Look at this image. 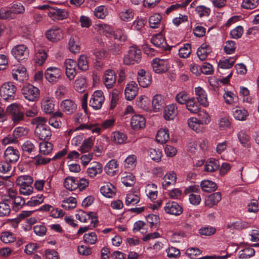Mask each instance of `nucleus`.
I'll return each instance as SVG.
<instances>
[{"instance_id": "nucleus-1", "label": "nucleus", "mask_w": 259, "mask_h": 259, "mask_svg": "<svg viewBox=\"0 0 259 259\" xmlns=\"http://www.w3.org/2000/svg\"><path fill=\"white\" fill-rule=\"evenodd\" d=\"M47 121V119L42 116L36 117L31 120L32 124L36 125L35 136L40 140L49 139L51 136L50 128L45 124Z\"/></svg>"}, {"instance_id": "nucleus-2", "label": "nucleus", "mask_w": 259, "mask_h": 259, "mask_svg": "<svg viewBox=\"0 0 259 259\" xmlns=\"http://www.w3.org/2000/svg\"><path fill=\"white\" fill-rule=\"evenodd\" d=\"M89 181L85 178L80 179L79 180L73 177H67L64 180V187L70 191L78 189L79 191L84 190L89 186Z\"/></svg>"}, {"instance_id": "nucleus-3", "label": "nucleus", "mask_w": 259, "mask_h": 259, "mask_svg": "<svg viewBox=\"0 0 259 259\" xmlns=\"http://www.w3.org/2000/svg\"><path fill=\"white\" fill-rule=\"evenodd\" d=\"M33 181V178L28 175H22L18 177L16 183L19 186L20 193L23 195H31L33 191V188L31 186Z\"/></svg>"}, {"instance_id": "nucleus-4", "label": "nucleus", "mask_w": 259, "mask_h": 259, "mask_svg": "<svg viewBox=\"0 0 259 259\" xmlns=\"http://www.w3.org/2000/svg\"><path fill=\"white\" fill-rule=\"evenodd\" d=\"M141 51L136 46L130 47L128 52L123 58V62L125 65H133L138 63L141 59Z\"/></svg>"}, {"instance_id": "nucleus-5", "label": "nucleus", "mask_w": 259, "mask_h": 259, "mask_svg": "<svg viewBox=\"0 0 259 259\" xmlns=\"http://www.w3.org/2000/svg\"><path fill=\"white\" fill-rule=\"evenodd\" d=\"M7 112L11 116L14 123L16 124L24 119L23 112L21 110L19 105L13 103L7 108Z\"/></svg>"}, {"instance_id": "nucleus-6", "label": "nucleus", "mask_w": 259, "mask_h": 259, "mask_svg": "<svg viewBox=\"0 0 259 259\" xmlns=\"http://www.w3.org/2000/svg\"><path fill=\"white\" fill-rule=\"evenodd\" d=\"M62 75V70L57 67H49L45 72L46 79L52 84L57 83L61 79Z\"/></svg>"}, {"instance_id": "nucleus-7", "label": "nucleus", "mask_w": 259, "mask_h": 259, "mask_svg": "<svg viewBox=\"0 0 259 259\" xmlns=\"http://www.w3.org/2000/svg\"><path fill=\"white\" fill-rule=\"evenodd\" d=\"M17 88L11 82L4 83L1 89V96L4 100L12 101L14 99Z\"/></svg>"}, {"instance_id": "nucleus-8", "label": "nucleus", "mask_w": 259, "mask_h": 259, "mask_svg": "<svg viewBox=\"0 0 259 259\" xmlns=\"http://www.w3.org/2000/svg\"><path fill=\"white\" fill-rule=\"evenodd\" d=\"M39 93L37 88L30 84L25 85L22 89V93L24 97L29 101L34 102L38 99Z\"/></svg>"}, {"instance_id": "nucleus-9", "label": "nucleus", "mask_w": 259, "mask_h": 259, "mask_svg": "<svg viewBox=\"0 0 259 259\" xmlns=\"http://www.w3.org/2000/svg\"><path fill=\"white\" fill-rule=\"evenodd\" d=\"M11 53L19 62L27 59L29 56V50L24 45H18L14 47Z\"/></svg>"}, {"instance_id": "nucleus-10", "label": "nucleus", "mask_w": 259, "mask_h": 259, "mask_svg": "<svg viewBox=\"0 0 259 259\" xmlns=\"http://www.w3.org/2000/svg\"><path fill=\"white\" fill-rule=\"evenodd\" d=\"M105 101L103 93L100 90L96 91L92 95L89 105L95 110L100 109Z\"/></svg>"}, {"instance_id": "nucleus-11", "label": "nucleus", "mask_w": 259, "mask_h": 259, "mask_svg": "<svg viewBox=\"0 0 259 259\" xmlns=\"http://www.w3.org/2000/svg\"><path fill=\"white\" fill-rule=\"evenodd\" d=\"M151 66L153 71L156 73H163L168 69V62L166 59L156 58L152 60Z\"/></svg>"}, {"instance_id": "nucleus-12", "label": "nucleus", "mask_w": 259, "mask_h": 259, "mask_svg": "<svg viewBox=\"0 0 259 259\" xmlns=\"http://www.w3.org/2000/svg\"><path fill=\"white\" fill-rule=\"evenodd\" d=\"M76 62L73 59H67L64 62L65 74L69 81L74 80L77 72L76 71Z\"/></svg>"}, {"instance_id": "nucleus-13", "label": "nucleus", "mask_w": 259, "mask_h": 259, "mask_svg": "<svg viewBox=\"0 0 259 259\" xmlns=\"http://www.w3.org/2000/svg\"><path fill=\"white\" fill-rule=\"evenodd\" d=\"M102 80L107 89L112 88L116 80V75L115 71L112 69L105 70L102 77Z\"/></svg>"}, {"instance_id": "nucleus-14", "label": "nucleus", "mask_w": 259, "mask_h": 259, "mask_svg": "<svg viewBox=\"0 0 259 259\" xmlns=\"http://www.w3.org/2000/svg\"><path fill=\"white\" fill-rule=\"evenodd\" d=\"M46 36L49 40L56 42L64 38V32L60 28L55 27L48 30Z\"/></svg>"}, {"instance_id": "nucleus-15", "label": "nucleus", "mask_w": 259, "mask_h": 259, "mask_svg": "<svg viewBox=\"0 0 259 259\" xmlns=\"http://www.w3.org/2000/svg\"><path fill=\"white\" fill-rule=\"evenodd\" d=\"M20 153L18 149L13 146H9L5 150L3 158L11 163L16 162L19 159Z\"/></svg>"}, {"instance_id": "nucleus-16", "label": "nucleus", "mask_w": 259, "mask_h": 259, "mask_svg": "<svg viewBox=\"0 0 259 259\" xmlns=\"http://www.w3.org/2000/svg\"><path fill=\"white\" fill-rule=\"evenodd\" d=\"M137 79L141 87L146 88L151 84L152 77L149 72L143 69H141L137 72Z\"/></svg>"}, {"instance_id": "nucleus-17", "label": "nucleus", "mask_w": 259, "mask_h": 259, "mask_svg": "<svg viewBox=\"0 0 259 259\" xmlns=\"http://www.w3.org/2000/svg\"><path fill=\"white\" fill-rule=\"evenodd\" d=\"M196 99L199 104L204 107L209 106V102L206 91L201 87H196L194 89Z\"/></svg>"}, {"instance_id": "nucleus-18", "label": "nucleus", "mask_w": 259, "mask_h": 259, "mask_svg": "<svg viewBox=\"0 0 259 259\" xmlns=\"http://www.w3.org/2000/svg\"><path fill=\"white\" fill-rule=\"evenodd\" d=\"M164 209L167 213L176 216L180 215L183 212V208L178 203L174 201L167 202Z\"/></svg>"}, {"instance_id": "nucleus-19", "label": "nucleus", "mask_w": 259, "mask_h": 259, "mask_svg": "<svg viewBox=\"0 0 259 259\" xmlns=\"http://www.w3.org/2000/svg\"><path fill=\"white\" fill-rule=\"evenodd\" d=\"M212 49L208 42H204L198 48L197 55L201 61L205 60L212 52Z\"/></svg>"}, {"instance_id": "nucleus-20", "label": "nucleus", "mask_w": 259, "mask_h": 259, "mask_svg": "<svg viewBox=\"0 0 259 259\" xmlns=\"http://www.w3.org/2000/svg\"><path fill=\"white\" fill-rule=\"evenodd\" d=\"M103 166L101 163L97 161L92 162L87 169L88 176L91 178H94L102 172Z\"/></svg>"}, {"instance_id": "nucleus-21", "label": "nucleus", "mask_w": 259, "mask_h": 259, "mask_svg": "<svg viewBox=\"0 0 259 259\" xmlns=\"http://www.w3.org/2000/svg\"><path fill=\"white\" fill-rule=\"evenodd\" d=\"M60 107L62 111L66 114H71L77 109V104L72 100L65 99L61 102Z\"/></svg>"}, {"instance_id": "nucleus-22", "label": "nucleus", "mask_w": 259, "mask_h": 259, "mask_svg": "<svg viewBox=\"0 0 259 259\" xmlns=\"http://www.w3.org/2000/svg\"><path fill=\"white\" fill-rule=\"evenodd\" d=\"M131 125L135 130H138L145 127L146 120L144 116L139 114H135L131 119Z\"/></svg>"}, {"instance_id": "nucleus-23", "label": "nucleus", "mask_w": 259, "mask_h": 259, "mask_svg": "<svg viewBox=\"0 0 259 259\" xmlns=\"http://www.w3.org/2000/svg\"><path fill=\"white\" fill-rule=\"evenodd\" d=\"M48 15L53 20H63L68 17V13L64 9L53 7L48 12Z\"/></svg>"}, {"instance_id": "nucleus-24", "label": "nucleus", "mask_w": 259, "mask_h": 259, "mask_svg": "<svg viewBox=\"0 0 259 259\" xmlns=\"http://www.w3.org/2000/svg\"><path fill=\"white\" fill-rule=\"evenodd\" d=\"M138 91L137 84L135 81L128 83L125 89V97L127 100H133L137 95Z\"/></svg>"}, {"instance_id": "nucleus-25", "label": "nucleus", "mask_w": 259, "mask_h": 259, "mask_svg": "<svg viewBox=\"0 0 259 259\" xmlns=\"http://www.w3.org/2000/svg\"><path fill=\"white\" fill-rule=\"evenodd\" d=\"M12 75L14 79L23 81L27 78L26 69L22 66H19L17 69H13Z\"/></svg>"}, {"instance_id": "nucleus-26", "label": "nucleus", "mask_w": 259, "mask_h": 259, "mask_svg": "<svg viewBox=\"0 0 259 259\" xmlns=\"http://www.w3.org/2000/svg\"><path fill=\"white\" fill-rule=\"evenodd\" d=\"M178 114V107L175 104L167 106L164 109L163 117L166 120H173Z\"/></svg>"}, {"instance_id": "nucleus-27", "label": "nucleus", "mask_w": 259, "mask_h": 259, "mask_svg": "<svg viewBox=\"0 0 259 259\" xmlns=\"http://www.w3.org/2000/svg\"><path fill=\"white\" fill-rule=\"evenodd\" d=\"M151 42L156 47L164 50L167 49L165 39L161 33L154 35L151 38Z\"/></svg>"}, {"instance_id": "nucleus-28", "label": "nucleus", "mask_w": 259, "mask_h": 259, "mask_svg": "<svg viewBox=\"0 0 259 259\" xmlns=\"http://www.w3.org/2000/svg\"><path fill=\"white\" fill-rule=\"evenodd\" d=\"M177 181L176 174L174 172L166 174L162 179V186L166 189L171 185H174Z\"/></svg>"}, {"instance_id": "nucleus-29", "label": "nucleus", "mask_w": 259, "mask_h": 259, "mask_svg": "<svg viewBox=\"0 0 259 259\" xmlns=\"http://www.w3.org/2000/svg\"><path fill=\"white\" fill-rule=\"evenodd\" d=\"M42 110L47 114L53 112L54 108L53 98L49 97H44L41 101Z\"/></svg>"}, {"instance_id": "nucleus-30", "label": "nucleus", "mask_w": 259, "mask_h": 259, "mask_svg": "<svg viewBox=\"0 0 259 259\" xmlns=\"http://www.w3.org/2000/svg\"><path fill=\"white\" fill-rule=\"evenodd\" d=\"M101 194L107 198H112L116 194V188L110 183H107L100 188Z\"/></svg>"}, {"instance_id": "nucleus-31", "label": "nucleus", "mask_w": 259, "mask_h": 259, "mask_svg": "<svg viewBox=\"0 0 259 259\" xmlns=\"http://www.w3.org/2000/svg\"><path fill=\"white\" fill-rule=\"evenodd\" d=\"M69 49L74 54L78 53L80 50V42L79 38L76 36H72L68 42Z\"/></svg>"}, {"instance_id": "nucleus-32", "label": "nucleus", "mask_w": 259, "mask_h": 259, "mask_svg": "<svg viewBox=\"0 0 259 259\" xmlns=\"http://www.w3.org/2000/svg\"><path fill=\"white\" fill-rule=\"evenodd\" d=\"M118 165L115 159H111L106 163L104 167V170L108 176H113L118 171Z\"/></svg>"}, {"instance_id": "nucleus-33", "label": "nucleus", "mask_w": 259, "mask_h": 259, "mask_svg": "<svg viewBox=\"0 0 259 259\" xmlns=\"http://www.w3.org/2000/svg\"><path fill=\"white\" fill-rule=\"evenodd\" d=\"M222 199V194L220 192H215L208 196L205 200V205L211 207L219 203Z\"/></svg>"}, {"instance_id": "nucleus-34", "label": "nucleus", "mask_w": 259, "mask_h": 259, "mask_svg": "<svg viewBox=\"0 0 259 259\" xmlns=\"http://www.w3.org/2000/svg\"><path fill=\"white\" fill-rule=\"evenodd\" d=\"M232 114L235 119L240 121L246 120L248 116L247 110L239 107H235L233 109Z\"/></svg>"}, {"instance_id": "nucleus-35", "label": "nucleus", "mask_w": 259, "mask_h": 259, "mask_svg": "<svg viewBox=\"0 0 259 259\" xmlns=\"http://www.w3.org/2000/svg\"><path fill=\"white\" fill-rule=\"evenodd\" d=\"M95 29L100 34H103L107 36H111L113 34V30L111 27L105 24H97L95 25Z\"/></svg>"}, {"instance_id": "nucleus-36", "label": "nucleus", "mask_w": 259, "mask_h": 259, "mask_svg": "<svg viewBox=\"0 0 259 259\" xmlns=\"http://www.w3.org/2000/svg\"><path fill=\"white\" fill-rule=\"evenodd\" d=\"M152 105L155 111H158L164 106V100L163 96L156 94L153 96Z\"/></svg>"}, {"instance_id": "nucleus-37", "label": "nucleus", "mask_w": 259, "mask_h": 259, "mask_svg": "<svg viewBox=\"0 0 259 259\" xmlns=\"http://www.w3.org/2000/svg\"><path fill=\"white\" fill-rule=\"evenodd\" d=\"M169 139V134L167 129L161 128L158 131L156 136V140L158 143L164 144L168 141Z\"/></svg>"}, {"instance_id": "nucleus-38", "label": "nucleus", "mask_w": 259, "mask_h": 259, "mask_svg": "<svg viewBox=\"0 0 259 259\" xmlns=\"http://www.w3.org/2000/svg\"><path fill=\"white\" fill-rule=\"evenodd\" d=\"M94 143V138L92 137L83 140L78 150L81 153L89 152L93 147Z\"/></svg>"}, {"instance_id": "nucleus-39", "label": "nucleus", "mask_w": 259, "mask_h": 259, "mask_svg": "<svg viewBox=\"0 0 259 259\" xmlns=\"http://www.w3.org/2000/svg\"><path fill=\"white\" fill-rule=\"evenodd\" d=\"M134 12L132 9H123L118 14V17L121 21L128 22L131 21L134 17Z\"/></svg>"}, {"instance_id": "nucleus-40", "label": "nucleus", "mask_w": 259, "mask_h": 259, "mask_svg": "<svg viewBox=\"0 0 259 259\" xmlns=\"http://www.w3.org/2000/svg\"><path fill=\"white\" fill-rule=\"evenodd\" d=\"M218 125L220 130L224 131L230 128L231 126V123L230 120L229 116L225 115L220 117L218 121Z\"/></svg>"}, {"instance_id": "nucleus-41", "label": "nucleus", "mask_w": 259, "mask_h": 259, "mask_svg": "<svg viewBox=\"0 0 259 259\" xmlns=\"http://www.w3.org/2000/svg\"><path fill=\"white\" fill-rule=\"evenodd\" d=\"M39 153L44 155H48L52 153L53 144L49 142H41L39 145Z\"/></svg>"}, {"instance_id": "nucleus-42", "label": "nucleus", "mask_w": 259, "mask_h": 259, "mask_svg": "<svg viewBox=\"0 0 259 259\" xmlns=\"http://www.w3.org/2000/svg\"><path fill=\"white\" fill-rule=\"evenodd\" d=\"M200 186L202 190L206 192L210 193L217 189V184L209 180H203L201 182Z\"/></svg>"}, {"instance_id": "nucleus-43", "label": "nucleus", "mask_w": 259, "mask_h": 259, "mask_svg": "<svg viewBox=\"0 0 259 259\" xmlns=\"http://www.w3.org/2000/svg\"><path fill=\"white\" fill-rule=\"evenodd\" d=\"M74 88L78 92L82 93L86 88V79L84 77L78 76L74 83Z\"/></svg>"}, {"instance_id": "nucleus-44", "label": "nucleus", "mask_w": 259, "mask_h": 259, "mask_svg": "<svg viewBox=\"0 0 259 259\" xmlns=\"http://www.w3.org/2000/svg\"><path fill=\"white\" fill-rule=\"evenodd\" d=\"M111 140L115 144H122L126 141L127 137L122 133L114 132L112 134Z\"/></svg>"}, {"instance_id": "nucleus-45", "label": "nucleus", "mask_w": 259, "mask_h": 259, "mask_svg": "<svg viewBox=\"0 0 259 259\" xmlns=\"http://www.w3.org/2000/svg\"><path fill=\"white\" fill-rule=\"evenodd\" d=\"M237 58V56H234L220 60L218 65L222 69H229L234 65Z\"/></svg>"}, {"instance_id": "nucleus-46", "label": "nucleus", "mask_w": 259, "mask_h": 259, "mask_svg": "<svg viewBox=\"0 0 259 259\" xmlns=\"http://www.w3.org/2000/svg\"><path fill=\"white\" fill-rule=\"evenodd\" d=\"M186 108L191 113L196 114L200 110L199 105L195 101L194 97L190 98L186 103Z\"/></svg>"}, {"instance_id": "nucleus-47", "label": "nucleus", "mask_w": 259, "mask_h": 259, "mask_svg": "<svg viewBox=\"0 0 259 259\" xmlns=\"http://www.w3.org/2000/svg\"><path fill=\"white\" fill-rule=\"evenodd\" d=\"M0 240L3 243L8 244L14 242L16 240V237L13 233L6 231L1 233Z\"/></svg>"}, {"instance_id": "nucleus-48", "label": "nucleus", "mask_w": 259, "mask_h": 259, "mask_svg": "<svg viewBox=\"0 0 259 259\" xmlns=\"http://www.w3.org/2000/svg\"><path fill=\"white\" fill-rule=\"evenodd\" d=\"M187 123L192 130L199 133L201 131V123L200 120L196 117H191L188 119Z\"/></svg>"}, {"instance_id": "nucleus-49", "label": "nucleus", "mask_w": 259, "mask_h": 259, "mask_svg": "<svg viewBox=\"0 0 259 259\" xmlns=\"http://www.w3.org/2000/svg\"><path fill=\"white\" fill-rule=\"evenodd\" d=\"M237 137L240 143L244 147H249L250 146L249 136L243 130L240 131L237 134Z\"/></svg>"}, {"instance_id": "nucleus-50", "label": "nucleus", "mask_w": 259, "mask_h": 259, "mask_svg": "<svg viewBox=\"0 0 259 259\" xmlns=\"http://www.w3.org/2000/svg\"><path fill=\"white\" fill-rule=\"evenodd\" d=\"M255 251L250 247H245L241 249L238 253V257L241 259H247L254 255Z\"/></svg>"}, {"instance_id": "nucleus-51", "label": "nucleus", "mask_w": 259, "mask_h": 259, "mask_svg": "<svg viewBox=\"0 0 259 259\" xmlns=\"http://www.w3.org/2000/svg\"><path fill=\"white\" fill-rule=\"evenodd\" d=\"M147 196L151 200H155L157 196V186L153 184H149L147 185L146 189Z\"/></svg>"}, {"instance_id": "nucleus-52", "label": "nucleus", "mask_w": 259, "mask_h": 259, "mask_svg": "<svg viewBox=\"0 0 259 259\" xmlns=\"http://www.w3.org/2000/svg\"><path fill=\"white\" fill-rule=\"evenodd\" d=\"M63 208L69 210L75 208L76 206V200L73 197H69L65 198L61 204Z\"/></svg>"}, {"instance_id": "nucleus-53", "label": "nucleus", "mask_w": 259, "mask_h": 259, "mask_svg": "<svg viewBox=\"0 0 259 259\" xmlns=\"http://www.w3.org/2000/svg\"><path fill=\"white\" fill-rule=\"evenodd\" d=\"M219 162L213 159L208 160L204 166V170L207 172H213L217 170L219 168Z\"/></svg>"}, {"instance_id": "nucleus-54", "label": "nucleus", "mask_w": 259, "mask_h": 259, "mask_svg": "<svg viewBox=\"0 0 259 259\" xmlns=\"http://www.w3.org/2000/svg\"><path fill=\"white\" fill-rule=\"evenodd\" d=\"M249 227L248 224L244 221H237L235 222H233L230 224H228L227 225V227L228 228H231L232 229L236 230H242L246 229Z\"/></svg>"}, {"instance_id": "nucleus-55", "label": "nucleus", "mask_w": 259, "mask_h": 259, "mask_svg": "<svg viewBox=\"0 0 259 259\" xmlns=\"http://www.w3.org/2000/svg\"><path fill=\"white\" fill-rule=\"evenodd\" d=\"M140 197L133 193H128L125 198V204L127 206L134 205L139 202Z\"/></svg>"}, {"instance_id": "nucleus-56", "label": "nucleus", "mask_w": 259, "mask_h": 259, "mask_svg": "<svg viewBox=\"0 0 259 259\" xmlns=\"http://www.w3.org/2000/svg\"><path fill=\"white\" fill-rule=\"evenodd\" d=\"M236 49V44L235 41L233 40H228L224 45V51L226 54L230 55L235 53Z\"/></svg>"}, {"instance_id": "nucleus-57", "label": "nucleus", "mask_w": 259, "mask_h": 259, "mask_svg": "<svg viewBox=\"0 0 259 259\" xmlns=\"http://www.w3.org/2000/svg\"><path fill=\"white\" fill-rule=\"evenodd\" d=\"M161 16L158 14H155L151 16L149 19V23L151 28H158L160 24Z\"/></svg>"}, {"instance_id": "nucleus-58", "label": "nucleus", "mask_w": 259, "mask_h": 259, "mask_svg": "<svg viewBox=\"0 0 259 259\" xmlns=\"http://www.w3.org/2000/svg\"><path fill=\"white\" fill-rule=\"evenodd\" d=\"M148 155L153 161L159 162L161 160L162 153L159 149L151 148L149 150Z\"/></svg>"}, {"instance_id": "nucleus-59", "label": "nucleus", "mask_w": 259, "mask_h": 259, "mask_svg": "<svg viewBox=\"0 0 259 259\" xmlns=\"http://www.w3.org/2000/svg\"><path fill=\"white\" fill-rule=\"evenodd\" d=\"M190 98L188 93L184 91L180 92L176 96V101L181 105L186 104Z\"/></svg>"}, {"instance_id": "nucleus-60", "label": "nucleus", "mask_w": 259, "mask_h": 259, "mask_svg": "<svg viewBox=\"0 0 259 259\" xmlns=\"http://www.w3.org/2000/svg\"><path fill=\"white\" fill-rule=\"evenodd\" d=\"M223 97L225 102L228 104H233L238 101V97L230 91H227L224 94Z\"/></svg>"}, {"instance_id": "nucleus-61", "label": "nucleus", "mask_w": 259, "mask_h": 259, "mask_svg": "<svg viewBox=\"0 0 259 259\" xmlns=\"http://www.w3.org/2000/svg\"><path fill=\"white\" fill-rule=\"evenodd\" d=\"M15 18L14 14L11 9L7 8H1L0 9V19H12Z\"/></svg>"}, {"instance_id": "nucleus-62", "label": "nucleus", "mask_w": 259, "mask_h": 259, "mask_svg": "<svg viewBox=\"0 0 259 259\" xmlns=\"http://www.w3.org/2000/svg\"><path fill=\"white\" fill-rule=\"evenodd\" d=\"M191 53V45L189 44H185L183 47L179 50L180 57L182 58H188Z\"/></svg>"}, {"instance_id": "nucleus-63", "label": "nucleus", "mask_w": 259, "mask_h": 259, "mask_svg": "<svg viewBox=\"0 0 259 259\" xmlns=\"http://www.w3.org/2000/svg\"><path fill=\"white\" fill-rule=\"evenodd\" d=\"M22 149L23 152L28 154H31L36 150L34 144L30 141H25L22 145Z\"/></svg>"}, {"instance_id": "nucleus-64", "label": "nucleus", "mask_w": 259, "mask_h": 259, "mask_svg": "<svg viewBox=\"0 0 259 259\" xmlns=\"http://www.w3.org/2000/svg\"><path fill=\"white\" fill-rule=\"evenodd\" d=\"M47 58V54L44 50H39L35 54L36 63L39 65H42Z\"/></svg>"}]
</instances>
